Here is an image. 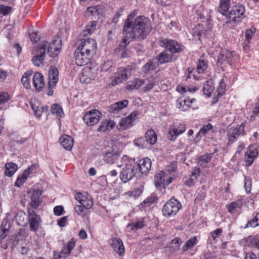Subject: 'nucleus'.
<instances>
[{
    "instance_id": "1",
    "label": "nucleus",
    "mask_w": 259,
    "mask_h": 259,
    "mask_svg": "<svg viewBox=\"0 0 259 259\" xmlns=\"http://www.w3.org/2000/svg\"><path fill=\"white\" fill-rule=\"evenodd\" d=\"M138 14V10H134L126 19L123 28L124 37L119 45L120 50L124 49L131 41L137 38L144 39L151 30L149 19L144 16H139L133 21V18Z\"/></svg>"
},
{
    "instance_id": "2",
    "label": "nucleus",
    "mask_w": 259,
    "mask_h": 259,
    "mask_svg": "<svg viewBox=\"0 0 259 259\" xmlns=\"http://www.w3.org/2000/svg\"><path fill=\"white\" fill-rule=\"evenodd\" d=\"M121 164L118 165L119 167H122L120 171V177L123 183H126L132 180L138 171V166L135 160L124 156L121 160Z\"/></svg>"
},
{
    "instance_id": "3",
    "label": "nucleus",
    "mask_w": 259,
    "mask_h": 259,
    "mask_svg": "<svg viewBox=\"0 0 259 259\" xmlns=\"http://www.w3.org/2000/svg\"><path fill=\"white\" fill-rule=\"evenodd\" d=\"M245 7L242 4H237L233 5L231 10L225 15L228 19L226 23L238 24L245 17Z\"/></svg>"
},
{
    "instance_id": "4",
    "label": "nucleus",
    "mask_w": 259,
    "mask_h": 259,
    "mask_svg": "<svg viewBox=\"0 0 259 259\" xmlns=\"http://www.w3.org/2000/svg\"><path fill=\"white\" fill-rule=\"evenodd\" d=\"M39 45L42 48H44L45 52L46 53L47 52L50 56L52 58L57 56L60 53L62 48L61 40L58 37H55L50 43L44 41Z\"/></svg>"
},
{
    "instance_id": "5",
    "label": "nucleus",
    "mask_w": 259,
    "mask_h": 259,
    "mask_svg": "<svg viewBox=\"0 0 259 259\" xmlns=\"http://www.w3.org/2000/svg\"><path fill=\"white\" fill-rule=\"evenodd\" d=\"M135 69V65H128L125 67L119 68L116 73V76H114L111 82L112 85L114 86L127 80L131 76Z\"/></svg>"
},
{
    "instance_id": "6",
    "label": "nucleus",
    "mask_w": 259,
    "mask_h": 259,
    "mask_svg": "<svg viewBox=\"0 0 259 259\" xmlns=\"http://www.w3.org/2000/svg\"><path fill=\"white\" fill-rule=\"evenodd\" d=\"M181 208V204L175 199H170L167 201L162 208V212L166 217L175 216Z\"/></svg>"
},
{
    "instance_id": "7",
    "label": "nucleus",
    "mask_w": 259,
    "mask_h": 259,
    "mask_svg": "<svg viewBox=\"0 0 259 259\" xmlns=\"http://www.w3.org/2000/svg\"><path fill=\"white\" fill-rule=\"evenodd\" d=\"M139 114L138 111H134L127 117L122 118L117 125V129L123 131L132 127L134 125Z\"/></svg>"
},
{
    "instance_id": "8",
    "label": "nucleus",
    "mask_w": 259,
    "mask_h": 259,
    "mask_svg": "<svg viewBox=\"0 0 259 259\" xmlns=\"http://www.w3.org/2000/svg\"><path fill=\"white\" fill-rule=\"evenodd\" d=\"M75 242L76 240L74 238H71L67 244H64L61 251L54 252L53 259H65L74 249Z\"/></svg>"
},
{
    "instance_id": "9",
    "label": "nucleus",
    "mask_w": 259,
    "mask_h": 259,
    "mask_svg": "<svg viewBox=\"0 0 259 259\" xmlns=\"http://www.w3.org/2000/svg\"><path fill=\"white\" fill-rule=\"evenodd\" d=\"M96 41L91 38H83L81 39L80 42L77 48L84 52L95 55L97 50Z\"/></svg>"
},
{
    "instance_id": "10",
    "label": "nucleus",
    "mask_w": 259,
    "mask_h": 259,
    "mask_svg": "<svg viewBox=\"0 0 259 259\" xmlns=\"http://www.w3.org/2000/svg\"><path fill=\"white\" fill-rule=\"evenodd\" d=\"M94 55L77 48L74 53L76 64L79 66L87 65L90 62Z\"/></svg>"
},
{
    "instance_id": "11",
    "label": "nucleus",
    "mask_w": 259,
    "mask_h": 259,
    "mask_svg": "<svg viewBox=\"0 0 259 259\" xmlns=\"http://www.w3.org/2000/svg\"><path fill=\"white\" fill-rule=\"evenodd\" d=\"M159 44L171 53H179L184 50V47L182 45L174 40L163 39L160 40Z\"/></svg>"
},
{
    "instance_id": "12",
    "label": "nucleus",
    "mask_w": 259,
    "mask_h": 259,
    "mask_svg": "<svg viewBox=\"0 0 259 259\" xmlns=\"http://www.w3.org/2000/svg\"><path fill=\"white\" fill-rule=\"evenodd\" d=\"M186 128L184 124H173L169 126L167 134V138L170 141H174L177 137L185 132Z\"/></svg>"
},
{
    "instance_id": "13",
    "label": "nucleus",
    "mask_w": 259,
    "mask_h": 259,
    "mask_svg": "<svg viewBox=\"0 0 259 259\" xmlns=\"http://www.w3.org/2000/svg\"><path fill=\"white\" fill-rule=\"evenodd\" d=\"M102 114L97 110H92L87 112L83 116V120L88 126H93L101 119Z\"/></svg>"
},
{
    "instance_id": "14",
    "label": "nucleus",
    "mask_w": 259,
    "mask_h": 259,
    "mask_svg": "<svg viewBox=\"0 0 259 259\" xmlns=\"http://www.w3.org/2000/svg\"><path fill=\"white\" fill-rule=\"evenodd\" d=\"M244 124L242 123L240 125L230 127L227 132L228 141L233 143L240 136L244 135Z\"/></svg>"
},
{
    "instance_id": "15",
    "label": "nucleus",
    "mask_w": 259,
    "mask_h": 259,
    "mask_svg": "<svg viewBox=\"0 0 259 259\" xmlns=\"http://www.w3.org/2000/svg\"><path fill=\"white\" fill-rule=\"evenodd\" d=\"M27 210L29 213L30 230L35 232H37L41 223L40 217L29 207H28Z\"/></svg>"
},
{
    "instance_id": "16",
    "label": "nucleus",
    "mask_w": 259,
    "mask_h": 259,
    "mask_svg": "<svg viewBox=\"0 0 259 259\" xmlns=\"http://www.w3.org/2000/svg\"><path fill=\"white\" fill-rule=\"evenodd\" d=\"M36 170L37 165L32 164L25 170L22 175L19 176L15 182V186L17 187H21L26 182L29 176L35 173Z\"/></svg>"
},
{
    "instance_id": "17",
    "label": "nucleus",
    "mask_w": 259,
    "mask_h": 259,
    "mask_svg": "<svg viewBox=\"0 0 259 259\" xmlns=\"http://www.w3.org/2000/svg\"><path fill=\"white\" fill-rule=\"evenodd\" d=\"M32 53L34 55L32 58L33 64L37 67L42 66L46 54L44 48H42L39 45L35 50H33Z\"/></svg>"
},
{
    "instance_id": "18",
    "label": "nucleus",
    "mask_w": 259,
    "mask_h": 259,
    "mask_svg": "<svg viewBox=\"0 0 259 259\" xmlns=\"http://www.w3.org/2000/svg\"><path fill=\"white\" fill-rule=\"evenodd\" d=\"M174 180L171 176H168L166 172L163 171H160L155 176V183L157 187H161L162 185H168L171 183Z\"/></svg>"
},
{
    "instance_id": "19",
    "label": "nucleus",
    "mask_w": 259,
    "mask_h": 259,
    "mask_svg": "<svg viewBox=\"0 0 259 259\" xmlns=\"http://www.w3.org/2000/svg\"><path fill=\"white\" fill-rule=\"evenodd\" d=\"M258 149L255 145L249 146L245 153V161L246 166H250L258 155Z\"/></svg>"
},
{
    "instance_id": "20",
    "label": "nucleus",
    "mask_w": 259,
    "mask_h": 259,
    "mask_svg": "<svg viewBox=\"0 0 259 259\" xmlns=\"http://www.w3.org/2000/svg\"><path fill=\"white\" fill-rule=\"evenodd\" d=\"M59 71L55 67H51L49 71L48 87L49 89L54 88L58 81Z\"/></svg>"
},
{
    "instance_id": "21",
    "label": "nucleus",
    "mask_w": 259,
    "mask_h": 259,
    "mask_svg": "<svg viewBox=\"0 0 259 259\" xmlns=\"http://www.w3.org/2000/svg\"><path fill=\"white\" fill-rule=\"evenodd\" d=\"M29 194L30 201L28 207L30 208V207H32V208L36 209L40 203V195L41 192L38 190H33L32 192H29Z\"/></svg>"
},
{
    "instance_id": "22",
    "label": "nucleus",
    "mask_w": 259,
    "mask_h": 259,
    "mask_svg": "<svg viewBox=\"0 0 259 259\" xmlns=\"http://www.w3.org/2000/svg\"><path fill=\"white\" fill-rule=\"evenodd\" d=\"M111 245L113 249L120 256L124 255L125 250L122 241L120 238H114L111 240Z\"/></svg>"
},
{
    "instance_id": "23",
    "label": "nucleus",
    "mask_w": 259,
    "mask_h": 259,
    "mask_svg": "<svg viewBox=\"0 0 259 259\" xmlns=\"http://www.w3.org/2000/svg\"><path fill=\"white\" fill-rule=\"evenodd\" d=\"M232 57V54L231 52L227 50H221L218 58L217 63L218 64H220L221 65L223 64H231Z\"/></svg>"
},
{
    "instance_id": "24",
    "label": "nucleus",
    "mask_w": 259,
    "mask_h": 259,
    "mask_svg": "<svg viewBox=\"0 0 259 259\" xmlns=\"http://www.w3.org/2000/svg\"><path fill=\"white\" fill-rule=\"evenodd\" d=\"M138 166V169L141 174L147 172L151 167V161L148 158H144L139 161L138 163H136Z\"/></svg>"
},
{
    "instance_id": "25",
    "label": "nucleus",
    "mask_w": 259,
    "mask_h": 259,
    "mask_svg": "<svg viewBox=\"0 0 259 259\" xmlns=\"http://www.w3.org/2000/svg\"><path fill=\"white\" fill-rule=\"evenodd\" d=\"M95 75L91 67H86L83 68L82 75L80 77L81 82L88 83L90 80L94 79Z\"/></svg>"
},
{
    "instance_id": "26",
    "label": "nucleus",
    "mask_w": 259,
    "mask_h": 259,
    "mask_svg": "<svg viewBox=\"0 0 259 259\" xmlns=\"http://www.w3.org/2000/svg\"><path fill=\"white\" fill-rule=\"evenodd\" d=\"M33 83L36 90L40 91L45 85L42 75L39 72L35 73L33 77Z\"/></svg>"
},
{
    "instance_id": "27",
    "label": "nucleus",
    "mask_w": 259,
    "mask_h": 259,
    "mask_svg": "<svg viewBox=\"0 0 259 259\" xmlns=\"http://www.w3.org/2000/svg\"><path fill=\"white\" fill-rule=\"evenodd\" d=\"M174 55L167 51L161 52L158 56V62L159 64H164L174 61Z\"/></svg>"
},
{
    "instance_id": "28",
    "label": "nucleus",
    "mask_w": 259,
    "mask_h": 259,
    "mask_svg": "<svg viewBox=\"0 0 259 259\" xmlns=\"http://www.w3.org/2000/svg\"><path fill=\"white\" fill-rule=\"evenodd\" d=\"M128 104V101L127 100H123L117 102L112 105H111L109 108V111L110 112L116 113H118L120 110L123 108H125Z\"/></svg>"
},
{
    "instance_id": "29",
    "label": "nucleus",
    "mask_w": 259,
    "mask_h": 259,
    "mask_svg": "<svg viewBox=\"0 0 259 259\" xmlns=\"http://www.w3.org/2000/svg\"><path fill=\"white\" fill-rule=\"evenodd\" d=\"M61 146L67 150H70L74 144V141L71 137L64 135L60 138Z\"/></svg>"
},
{
    "instance_id": "30",
    "label": "nucleus",
    "mask_w": 259,
    "mask_h": 259,
    "mask_svg": "<svg viewBox=\"0 0 259 259\" xmlns=\"http://www.w3.org/2000/svg\"><path fill=\"white\" fill-rule=\"evenodd\" d=\"M118 157L119 154L116 152L112 150L105 153L104 160L107 163L113 164L118 160Z\"/></svg>"
},
{
    "instance_id": "31",
    "label": "nucleus",
    "mask_w": 259,
    "mask_h": 259,
    "mask_svg": "<svg viewBox=\"0 0 259 259\" xmlns=\"http://www.w3.org/2000/svg\"><path fill=\"white\" fill-rule=\"evenodd\" d=\"M5 174L6 176L11 177L17 171L18 166L16 163L13 162H8L5 164Z\"/></svg>"
},
{
    "instance_id": "32",
    "label": "nucleus",
    "mask_w": 259,
    "mask_h": 259,
    "mask_svg": "<svg viewBox=\"0 0 259 259\" xmlns=\"http://www.w3.org/2000/svg\"><path fill=\"white\" fill-rule=\"evenodd\" d=\"M145 140L147 143L153 145L157 141V135L153 130H148L145 133Z\"/></svg>"
},
{
    "instance_id": "33",
    "label": "nucleus",
    "mask_w": 259,
    "mask_h": 259,
    "mask_svg": "<svg viewBox=\"0 0 259 259\" xmlns=\"http://www.w3.org/2000/svg\"><path fill=\"white\" fill-rule=\"evenodd\" d=\"M146 225L143 220L128 224L126 229L128 231L137 230L143 228Z\"/></svg>"
},
{
    "instance_id": "34",
    "label": "nucleus",
    "mask_w": 259,
    "mask_h": 259,
    "mask_svg": "<svg viewBox=\"0 0 259 259\" xmlns=\"http://www.w3.org/2000/svg\"><path fill=\"white\" fill-rule=\"evenodd\" d=\"M220 6L218 9V11L223 15H225L228 12L230 0H220Z\"/></svg>"
},
{
    "instance_id": "35",
    "label": "nucleus",
    "mask_w": 259,
    "mask_h": 259,
    "mask_svg": "<svg viewBox=\"0 0 259 259\" xmlns=\"http://www.w3.org/2000/svg\"><path fill=\"white\" fill-rule=\"evenodd\" d=\"M144 80L141 79H136L133 81L128 82L126 88L128 90L139 89L144 83Z\"/></svg>"
},
{
    "instance_id": "36",
    "label": "nucleus",
    "mask_w": 259,
    "mask_h": 259,
    "mask_svg": "<svg viewBox=\"0 0 259 259\" xmlns=\"http://www.w3.org/2000/svg\"><path fill=\"white\" fill-rule=\"evenodd\" d=\"M115 125V123L112 120H105L101 122L98 127V132H105L109 129H112Z\"/></svg>"
},
{
    "instance_id": "37",
    "label": "nucleus",
    "mask_w": 259,
    "mask_h": 259,
    "mask_svg": "<svg viewBox=\"0 0 259 259\" xmlns=\"http://www.w3.org/2000/svg\"><path fill=\"white\" fill-rule=\"evenodd\" d=\"M199 172L200 171L198 168L194 169L192 171L191 178L185 181V184L188 187H192L194 186L195 182L197 180V176H198Z\"/></svg>"
},
{
    "instance_id": "38",
    "label": "nucleus",
    "mask_w": 259,
    "mask_h": 259,
    "mask_svg": "<svg viewBox=\"0 0 259 259\" xmlns=\"http://www.w3.org/2000/svg\"><path fill=\"white\" fill-rule=\"evenodd\" d=\"M242 206V202L241 200L235 201L227 206L228 211L231 213H233L237 209H240Z\"/></svg>"
},
{
    "instance_id": "39",
    "label": "nucleus",
    "mask_w": 259,
    "mask_h": 259,
    "mask_svg": "<svg viewBox=\"0 0 259 259\" xmlns=\"http://www.w3.org/2000/svg\"><path fill=\"white\" fill-rule=\"evenodd\" d=\"M198 242L196 236H193L187 240L185 244L183 246L182 249L184 251L188 250L189 249L192 248Z\"/></svg>"
},
{
    "instance_id": "40",
    "label": "nucleus",
    "mask_w": 259,
    "mask_h": 259,
    "mask_svg": "<svg viewBox=\"0 0 259 259\" xmlns=\"http://www.w3.org/2000/svg\"><path fill=\"white\" fill-rule=\"evenodd\" d=\"M189 99H179L177 101V107L180 110L183 111L188 110V106H187V103H190Z\"/></svg>"
},
{
    "instance_id": "41",
    "label": "nucleus",
    "mask_w": 259,
    "mask_h": 259,
    "mask_svg": "<svg viewBox=\"0 0 259 259\" xmlns=\"http://www.w3.org/2000/svg\"><path fill=\"white\" fill-rule=\"evenodd\" d=\"M32 74V71H29L26 72L21 78V82L24 87L27 89H30L31 85L29 80Z\"/></svg>"
},
{
    "instance_id": "42",
    "label": "nucleus",
    "mask_w": 259,
    "mask_h": 259,
    "mask_svg": "<svg viewBox=\"0 0 259 259\" xmlns=\"http://www.w3.org/2000/svg\"><path fill=\"white\" fill-rule=\"evenodd\" d=\"M51 111L53 114L57 116L62 117L64 115V113L62 107L58 104H54L52 106Z\"/></svg>"
},
{
    "instance_id": "43",
    "label": "nucleus",
    "mask_w": 259,
    "mask_h": 259,
    "mask_svg": "<svg viewBox=\"0 0 259 259\" xmlns=\"http://www.w3.org/2000/svg\"><path fill=\"white\" fill-rule=\"evenodd\" d=\"M157 67L156 63L153 61H149L143 67V71L145 73H148L151 71L154 70Z\"/></svg>"
},
{
    "instance_id": "44",
    "label": "nucleus",
    "mask_w": 259,
    "mask_h": 259,
    "mask_svg": "<svg viewBox=\"0 0 259 259\" xmlns=\"http://www.w3.org/2000/svg\"><path fill=\"white\" fill-rule=\"evenodd\" d=\"M210 82L206 81L204 84L203 88V91L204 94L206 95L207 97H210L211 93L213 91L214 87H212L210 84Z\"/></svg>"
},
{
    "instance_id": "45",
    "label": "nucleus",
    "mask_w": 259,
    "mask_h": 259,
    "mask_svg": "<svg viewBox=\"0 0 259 259\" xmlns=\"http://www.w3.org/2000/svg\"><path fill=\"white\" fill-rule=\"evenodd\" d=\"M97 25V22L96 21H93L91 23L88 25L83 30V35H86L87 34H91L95 30Z\"/></svg>"
},
{
    "instance_id": "46",
    "label": "nucleus",
    "mask_w": 259,
    "mask_h": 259,
    "mask_svg": "<svg viewBox=\"0 0 259 259\" xmlns=\"http://www.w3.org/2000/svg\"><path fill=\"white\" fill-rule=\"evenodd\" d=\"M207 68V63L203 60H199L197 63L196 71L198 73H202Z\"/></svg>"
},
{
    "instance_id": "47",
    "label": "nucleus",
    "mask_w": 259,
    "mask_h": 259,
    "mask_svg": "<svg viewBox=\"0 0 259 259\" xmlns=\"http://www.w3.org/2000/svg\"><path fill=\"white\" fill-rule=\"evenodd\" d=\"M212 154H206L202 155L198 159V163L201 165H203L206 163H208L211 159Z\"/></svg>"
},
{
    "instance_id": "48",
    "label": "nucleus",
    "mask_w": 259,
    "mask_h": 259,
    "mask_svg": "<svg viewBox=\"0 0 259 259\" xmlns=\"http://www.w3.org/2000/svg\"><path fill=\"white\" fill-rule=\"evenodd\" d=\"M176 166L175 164L172 163L170 165H169L165 170V171H163L164 172H166L167 174V175L168 176H171L172 178H174V179L176 177L175 173H176Z\"/></svg>"
},
{
    "instance_id": "49",
    "label": "nucleus",
    "mask_w": 259,
    "mask_h": 259,
    "mask_svg": "<svg viewBox=\"0 0 259 259\" xmlns=\"http://www.w3.org/2000/svg\"><path fill=\"white\" fill-rule=\"evenodd\" d=\"M101 7L99 6L89 7L87 12L91 15H100L102 13Z\"/></svg>"
},
{
    "instance_id": "50",
    "label": "nucleus",
    "mask_w": 259,
    "mask_h": 259,
    "mask_svg": "<svg viewBox=\"0 0 259 259\" xmlns=\"http://www.w3.org/2000/svg\"><path fill=\"white\" fill-rule=\"evenodd\" d=\"M90 196V195L86 192L77 193L75 194V198L76 200L81 204L87 199V197L88 198Z\"/></svg>"
},
{
    "instance_id": "51",
    "label": "nucleus",
    "mask_w": 259,
    "mask_h": 259,
    "mask_svg": "<svg viewBox=\"0 0 259 259\" xmlns=\"http://www.w3.org/2000/svg\"><path fill=\"white\" fill-rule=\"evenodd\" d=\"M142 193V191L139 189H135L132 191H128L124 194V195L130 197L136 198L139 196Z\"/></svg>"
},
{
    "instance_id": "52",
    "label": "nucleus",
    "mask_w": 259,
    "mask_h": 259,
    "mask_svg": "<svg viewBox=\"0 0 259 259\" xmlns=\"http://www.w3.org/2000/svg\"><path fill=\"white\" fill-rule=\"evenodd\" d=\"M112 63L110 61H107L104 62L101 66V71L102 72L112 71Z\"/></svg>"
},
{
    "instance_id": "53",
    "label": "nucleus",
    "mask_w": 259,
    "mask_h": 259,
    "mask_svg": "<svg viewBox=\"0 0 259 259\" xmlns=\"http://www.w3.org/2000/svg\"><path fill=\"white\" fill-rule=\"evenodd\" d=\"M212 127L211 124L208 123L207 125L203 126L199 131L197 134V136L202 137L204 136L209 131Z\"/></svg>"
},
{
    "instance_id": "54",
    "label": "nucleus",
    "mask_w": 259,
    "mask_h": 259,
    "mask_svg": "<svg viewBox=\"0 0 259 259\" xmlns=\"http://www.w3.org/2000/svg\"><path fill=\"white\" fill-rule=\"evenodd\" d=\"M156 200L157 199L154 196L148 197L141 203V205L143 207H148L155 202Z\"/></svg>"
},
{
    "instance_id": "55",
    "label": "nucleus",
    "mask_w": 259,
    "mask_h": 259,
    "mask_svg": "<svg viewBox=\"0 0 259 259\" xmlns=\"http://www.w3.org/2000/svg\"><path fill=\"white\" fill-rule=\"evenodd\" d=\"M259 221L258 217H257V214L253 218L252 220L248 221L247 224L244 228H248L249 227H255L259 225V223H257V222Z\"/></svg>"
},
{
    "instance_id": "56",
    "label": "nucleus",
    "mask_w": 259,
    "mask_h": 259,
    "mask_svg": "<svg viewBox=\"0 0 259 259\" xmlns=\"http://www.w3.org/2000/svg\"><path fill=\"white\" fill-rule=\"evenodd\" d=\"M9 100L10 96L7 93H0V105L8 102Z\"/></svg>"
},
{
    "instance_id": "57",
    "label": "nucleus",
    "mask_w": 259,
    "mask_h": 259,
    "mask_svg": "<svg viewBox=\"0 0 259 259\" xmlns=\"http://www.w3.org/2000/svg\"><path fill=\"white\" fill-rule=\"evenodd\" d=\"M81 205L86 209H90L93 206L92 198L91 196L82 202Z\"/></svg>"
},
{
    "instance_id": "58",
    "label": "nucleus",
    "mask_w": 259,
    "mask_h": 259,
    "mask_svg": "<svg viewBox=\"0 0 259 259\" xmlns=\"http://www.w3.org/2000/svg\"><path fill=\"white\" fill-rule=\"evenodd\" d=\"M134 144L137 146L142 148H144L146 147L145 140L142 137L135 139L134 140Z\"/></svg>"
},
{
    "instance_id": "59",
    "label": "nucleus",
    "mask_w": 259,
    "mask_h": 259,
    "mask_svg": "<svg viewBox=\"0 0 259 259\" xmlns=\"http://www.w3.org/2000/svg\"><path fill=\"white\" fill-rule=\"evenodd\" d=\"M11 7L4 5H0V14L4 16L8 15L11 11Z\"/></svg>"
},
{
    "instance_id": "60",
    "label": "nucleus",
    "mask_w": 259,
    "mask_h": 259,
    "mask_svg": "<svg viewBox=\"0 0 259 259\" xmlns=\"http://www.w3.org/2000/svg\"><path fill=\"white\" fill-rule=\"evenodd\" d=\"M244 188L246 193H249L251 190V181L249 178H245Z\"/></svg>"
},
{
    "instance_id": "61",
    "label": "nucleus",
    "mask_w": 259,
    "mask_h": 259,
    "mask_svg": "<svg viewBox=\"0 0 259 259\" xmlns=\"http://www.w3.org/2000/svg\"><path fill=\"white\" fill-rule=\"evenodd\" d=\"M182 240L180 238H176L173 239L171 241V244L172 245H174V246L172 247H174L175 250L179 249Z\"/></svg>"
},
{
    "instance_id": "62",
    "label": "nucleus",
    "mask_w": 259,
    "mask_h": 259,
    "mask_svg": "<svg viewBox=\"0 0 259 259\" xmlns=\"http://www.w3.org/2000/svg\"><path fill=\"white\" fill-rule=\"evenodd\" d=\"M10 228V223L7 219H5L2 223L1 230H5V231H9Z\"/></svg>"
},
{
    "instance_id": "63",
    "label": "nucleus",
    "mask_w": 259,
    "mask_h": 259,
    "mask_svg": "<svg viewBox=\"0 0 259 259\" xmlns=\"http://www.w3.org/2000/svg\"><path fill=\"white\" fill-rule=\"evenodd\" d=\"M156 85V82L153 78H151L148 81L146 86L144 88L145 91H148L151 90L153 87Z\"/></svg>"
},
{
    "instance_id": "64",
    "label": "nucleus",
    "mask_w": 259,
    "mask_h": 259,
    "mask_svg": "<svg viewBox=\"0 0 259 259\" xmlns=\"http://www.w3.org/2000/svg\"><path fill=\"white\" fill-rule=\"evenodd\" d=\"M255 28L249 29L245 31V40H250L254 34Z\"/></svg>"
}]
</instances>
